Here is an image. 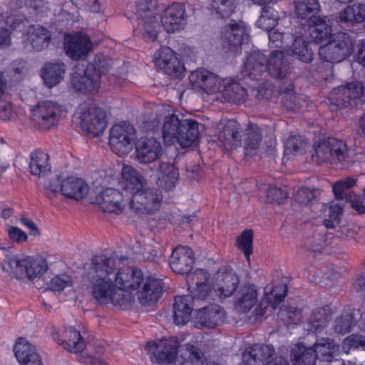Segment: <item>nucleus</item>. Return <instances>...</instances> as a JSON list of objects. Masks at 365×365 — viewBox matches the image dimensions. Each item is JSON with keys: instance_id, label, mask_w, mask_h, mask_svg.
Masks as SVG:
<instances>
[{"instance_id": "nucleus-1", "label": "nucleus", "mask_w": 365, "mask_h": 365, "mask_svg": "<svg viewBox=\"0 0 365 365\" xmlns=\"http://www.w3.org/2000/svg\"><path fill=\"white\" fill-rule=\"evenodd\" d=\"M300 25L302 28L292 46L284 51H272L268 60L259 51L251 53L244 63L241 72L242 78L258 80L265 71L273 78H283L288 69L286 57L289 56L304 63L311 62L313 52L309 45L312 42L322 43L327 39L330 34L331 25L327 17L301 19Z\"/></svg>"}, {"instance_id": "nucleus-2", "label": "nucleus", "mask_w": 365, "mask_h": 365, "mask_svg": "<svg viewBox=\"0 0 365 365\" xmlns=\"http://www.w3.org/2000/svg\"><path fill=\"white\" fill-rule=\"evenodd\" d=\"M115 270L113 257L103 255L94 257L88 272L91 294L98 304L123 307L133 302L131 294L143 282V274L132 267Z\"/></svg>"}, {"instance_id": "nucleus-3", "label": "nucleus", "mask_w": 365, "mask_h": 365, "mask_svg": "<svg viewBox=\"0 0 365 365\" xmlns=\"http://www.w3.org/2000/svg\"><path fill=\"white\" fill-rule=\"evenodd\" d=\"M121 188L129 198V209L138 214H153L161 207L163 196L157 188L147 187L145 178L130 165L121 169Z\"/></svg>"}, {"instance_id": "nucleus-4", "label": "nucleus", "mask_w": 365, "mask_h": 365, "mask_svg": "<svg viewBox=\"0 0 365 365\" xmlns=\"http://www.w3.org/2000/svg\"><path fill=\"white\" fill-rule=\"evenodd\" d=\"M209 279V273L202 269H197L188 275V289L194 299L210 300L215 297L228 298L237 291L240 284V277L232 269H218L213 277L212 285Z\"/></svg>"}, {"instance_id": "nucleus-5", "label": "nucleus", "mask_w": 365, "mask_h": 365, "mask_svg": "<svg viewBox=\"0 0 365 365\" xmlns=\"http://www.w3.org/2000/svg\"><path fill=\"white\" fill-rule=\"evenodd\" d=\"M147 348L152 362L160 364L203 365L205 356L200 350L190 344L179 347L174 338L149 341Z\"/></svg>"}, {"instance_id": "nucleus-6", "label": "nucleus", "mask_w": 365, "mask_h": 365, "mask_svg": "<svg viewBox=\"0 0 365 365\" xmlns=\"http://www.w3.org/2000/svg\"><path fill=\"white\" fill-rule=\"evenodd\" d=\"M265 289L263 300L259 302V289L253 284H245L242 286L234 298L235 309L242 314L249 312L253 308V314L256 320L260 319L267 312V303L272 309H275L284 299L286 295V287L284 285L274 287L269 292Z\"/></svg>"}, {"instance_id": "nucleus-7", "label": "nucleus", "mask_w": 365, "mask_h": 365, "mask_svg": "<svg viewBox=\"0 0 365 365\" xmlns=\"http://www.w3.org/2000/svg\"><path fill=\"white\" fill-rule=\"evenodd\" d=\"M4 272L17 279L30 280L40 279L48 269V264L40 255L30 256L25 254L7 255L1 263Z\"/></svg>"}, {"instance_id": "nucleus-8", "label": "nucleus", "mask_w": 365, "mask_h": 365, "mask_svg": "<svg viewBox=\"0 0 365 365\" xmlns=\"http://www.w3.org/2000/svg\"><path fill=\"white\" fill-rule=\"evenodd\" d=\"M199 124L194 120H180L174 114L165 118L162 137L166 145L178 143L182 148L192 146L199 136Z\"/></svg>"}, {"instance_id": "nucleus-9", "label": "nucleus", "mask_w": 365, "mask_h": 365, "mask_svg": "<svg viewBox=\"0 0 365 365\" xmlns=\"http://www.w3.org/2000/svg\"><path fill=\"white\" fill-rule=\"evenodd\" d=\"M158 12L155 5H148L147 1H141L136 6L130 4L126 6L125 16L130 21L136 19L134 32L140 35L147 41H155L160 25L157 18Z\"/></svg>"}, {"instance_id": "nucleus-10", "label": "nucleus", "mask_w": 365, "mask_h": 365, "mask_svg": "<svg viewBox=\"0 0 365 365\" xmlns=\"http://www.w3.org/2000/svg\"><path fill=\"white\" fill-rule=\"evenodd\" d=\"M331 33V30L330 31ZM327 41L319 48V55L324 61L330 63L326 71V75L323 78L328 81L333 75V63H339L352 53V39L346 33H340L334 35L329 34V37L322 41Z\"/></svg>"}, {"instance_id": "nucleus-11", "label": "nucleus", "mask_w": 365, "mask_h": 365, "mask_svg": "<svg viewBox=\"0 0 365 365\" xmlns=\"http://www.w3.org/2000/svg\"><path fill=\"white\" fill-rule=\"evenodd\" d=\"M75 118L79 120L81 129L93 138L101 135L108 124L107 113L99 107L90 106L86 103L79 106Z\"/></svg>"}, {"instance_id": "nucleus-12", "label": "nucleus", "mask_w": 365, "mask_h": 365, "mask_svg": "<svg viewBox=\"0 0 365 365\" xmlns=\"http://www.w3.org/2000/svg\"><path fill=\"white\" fill-rule=\"evenodd\" d=\"M53 339L70 352L79 353L78 360L82 363L91 365H108L100 355H91L84 351L86 344L79 331L73 327L63 331L60 336L58 333L53 336Z\"/></svg>"}, {"instance_id": "nucleus-13", "label": "nucleus", "mask_w": 365, "mask_h": 365, "mask_svg": "<svg viewBox=\"0 0 365 365\" xmlns=\"http://www.w3.org/2000/svg\"><path fill=\"white\" fill-rule=\"evenodd\" d=\"M316 158L320 163H349L353 161L354 151L341 140L329 138L315 148Z\"/></svg>"}, {"instance_id": "nucleus-14", "label": "nucleus", "mask_w": 365, "mask_h": 365, "mask_svg": "<svg viewBox=\"0 0 365 365\" xmlns=\"http://www.w3.org/2000/svg\"><path fill=\"white\" fill-rule=\"evenodd\" d=\"M135 128L128 122L113 125L109 133L108 145L111 150L118 155L130 153L135 145Z\"/></svg>"}, {"instance_id": "nucleus-15", "label": "nucleus", "mask_w": 365, "mask_h": 365, "mask_svg": "<svg viewBox=\"0 0 365 365\" xmlns=\"http://www.w3.org/2000/svg\"><path fill=\"white\" fill-rule=\"evenodd\" d=\"M250 26L244 21H232L222 29L221 46L225 53L237 55L250 36Z\"/></svg>"}, {"instance_id": "nucleus-16", "label": "nucleus", "mask_w": 365, "mask_h": 365, "mask_svg": "<svg viewBox=\"0 0 365 365\" xmlns=\"http://www.w3.org/2000/svg\"><path fill=\"white\" fill-rule=\"evenodd\" d=\"M46 189L54 194L60 192L66 197L77 200L86 197L89 191L87 183L75 176H56L50 180Z\"/></svg>"}, {"instance_id": "nucleus-17", "label": "nucleus", "mask_w": 365, "mask_h": 365, "mask_svg": "<svg viewBox=\"0 0 365 365\" xmlns=\"http://www.w3.org/2000/svg\"><path fill=\"white\" fill-rule=\"evenodd\" d=\"M63 109L56 102L43 101L31 110V120L41 130H48L56 126Z\"/></svg>"}, {"instance_id": "nucleus-18", "label": "nucleus", "mask_w": 365, "mask_h": 365, "mask_svg": "<svg viewBox=\"0 0 365 365\" xmlns=\"http://www.w3.org/2000/svg\"><path fill=\"white\" fill-rule=\"evenodd\" d=\"M274 353L272 345L254 344L243 353L242 361L245 365H289L287 360L282 356L269 360Z\"/></svg>"}, {"instance_id": "nucleus-19", "label": "nucleus", "mask_w": 365, "mask_h": 365, "mask_svg": "<svg viewBox=\"0 0 365 365\" xmlns=\"http://www.w3.org/2000/svg\"><path fill=\"white\" fill-rule=\"evenodd\" d=\"M64 49L73 60L84 59L93 49L90 38L82 32H73L64 36Z\"/></svg>"}, {"instance_id": "nucleus-20", "label": "nucleus", "mask_w": 365, "mask_h": 365, "mask_svg": "<svg viewBox=\"0 0 365 365\" xmlns=\"http://www.w3.org/2000/svg\"><path fill=\"white\" fill-rule=\"evenodd\" d=\"M222 78L213 72L199 68L192 71L189 76V81L192 89L198 92H205L208 95L218 93Z\"/></svg>"}, {"instance_id": "nucleus-21", "label": "nucleus", "mask_w": 365, "mask_h": 365, "mask_svg": "<svg viewBox=\"0 0 365 365\" xmlns=\"http://www.w3.org/2000/svg\"><path fill=\"white\" fill-rule=\"evenodd\" d=\"M96 203L102 211L108 213L120 214L129 207V198L125 199L118 190L108 187L99 193L96 198Z\"/></svg>"}, {"instance_id": "nucleus-22", "label": "nucleus", "mask_w": 365, "mask_h": 365, "mask_svg": "<svg viewBox=\"0 0 365 365\" xmlns=\"http://www.w3.org/2000/svg\"><path fill=\"white\" fill-rule=\"evenodd\" d=\"M153 61L159 69L170 76L180 77L185 71L184 66L176 53L168 46H161L156 51Z\"/></svg>"}, {"instance_id": "nucleus-23", "label": "nucleus", "mask_w": 365, "mask_h": 365, "mask_svg": "<svg viewBox=\"0 0 365 365\" xmlns=\"http://www.w3.org/2000/svg\"><path fill=\"white\" fill-rule=\"evenodd\" d=\"M83 73L76 71L71 78V83L75 89L85 94L91 93L98 90L101 78V72L89 64Z\"/></svg>"}, {"instance_id": "nucleus-24", "label": "nucleus", "mask_w": 365, "mask_h": 365, "mask_svg": "<svg viewBox=\"0 0 365 365\" xmlns=\"http://www.w3.org/2000/svg\"><path fill=\"white\" fill-rule=\"evenodd\" d=\"M23 20L27 22L26 27L21 32L25 49L38 51L47 47L51 39L48 31L41 26H29L28 21Z\"/></svg>"}, {"instance_id": "nucleus-25", "label": "nucleus", "mask_w": 365, "mask_h": 365, "mask_svg": "<svg viewBox=\"0 0 365 365\" xmlns=\"http://www.w3.org/2000/svg\"><path fill=\"white\" fill-rule=\"evenodd\" d=\"M160 21L168 33H174L183 29L187 24L185 6L179 3L170 5L162 14Z\"/></svg>"}, {"instance_id": "nucleus-26", "label": "nucleus", "mask_w": 365, "mask_h": 365, "mask_svg": "<svg viewBox=\"0 0 365 365\" xmlns=\"http://www.w3.org/2000/svg\"><path fill=\"white\" fill-rule=\"evenodd\" d=\"M225 319V310L219 305L212 304L197 310L192 322L198 329L214 328L222 324Z\"/></svg>"}, {"instance_id": "nucleus-27", "label": "nucleus", "mask_w": 365, "mask_h": 365, "mask_svg": "<svg viewBox=\"0 0 365 365\" xmlns=\"http://www.w3.org/2000/svg\"><path fill=\"white\" fill-rule=\"evenodd\" d=\"M193 264L194 255L190 247L178 246L173 250L170 257V267L176 274H187V281L188 275L195 272H190L192 269Z\"/></svg>"}, {"instance_id": "nucleus-28", "label": "nucleus", "mask_w": 365, "mask_h": 365, "mask_svg": "<svg viewBox=\"0 0 365 365\" xmlns=\"http://www.w3.org/2000/svg\"><path fill=\"white\" fill-rule=\"evenodd\" d=\"M135 149L137 160L143 164L155 162L163 153L160 143L153 138L140 139L135 145Z\"/></svg>"}, {"instance_id": "nucleus-29", "label": "nucleus", "mask_w": 365, "mask_h": 365, "mask_svg": "<svg viewBox=\"0 0 365 365\" xmlns=\"http://www.w3.org/2000/svg\"><path fill=\"white\" fill-rule=\"evenodd\" d=\"M247 96V91L239 83L225 78L222 80L216 99L221 102L240 104L245 101Z\"/></svg>"}, {"instance_id": "nucleus-30", "label": "nucleus", "mask_w": 365, "mask_h": 365, "mask_svg": "<svg viewBox=\"0 0 365 365\" xmlns=\"http://www.w3.org/2000/svg\"><path fill=\"white\" fill-rule=\"evenodd\" d=\"M240 125L233 119L228 120L219 133V140L227 150H232L242 145L241 136L239 133Z\"/></svg>"}, {"instance_id": "nucleus-31", "label": "nucleus", "mask_w": 365, "mask_h": 365, "mask_svg": "<svg viewBox=\"0 0 365 365\" xmlns=\"http://www.w3.org/2000/svg\"><path fill=\"white\" fill-rule=\"evenodd\" d=\"M4 21L10 29L0 27V48H4L10 46L11 35L12 32H21L26 27V21H24L21 16H3L0 9V23Z\"/></svg>"}, {"instance_id": "nucleus-32", "label": "nucleus", "mask_w": 365, "mask_h": 365, "mask_svg": "<svg viewBox=\"0 0 365 365\" xmlns=\"http://www.w3.org/2000/svg\"><path fill=\"white\" fill-rule=\"evenodd\" d=\"M142 290L139 292L138 299L140 302L144 305H151L155 303L162 292L161 282L151 277H144Z\"/></svg>"}, {"instance_id": "nucleus-33", "label": "nucleus", "mask_w": 365, "mask_h": 365, "mask_svg": "<svg viewBox=\"0 0 365 365\" xmlns=\"http://www.w3.org/2000/svg\"><path fill=\"white\" fill-rule=\"evenodd\" d=\"M194 299L197 300L192 295L191 297L189 296H177L175 297L173 312L175 324L184 325L190 321L193 309L192 301Z\"/></svg>"}, {"instance_id": "nucleus-34", "label": "nucleus", "mask_w": 365, "mask_h": 365, "mask_svg": "<svg viewBox=\"0 0 365 365\" xmlns=\"http://www.w3.org/2000/svg\"><path fill=\"white\" fill-rule=\"evenodd\" d=\"M365 312L361 313L359 310L351 311V309H345L335 320L334 329V331L340 334H345L351 330L353 326L359 325V322L361 319V315L364 314ZM363 331L360 327H359Z\"/></svg>"}, {"instance_id": "nucleus-35", "label": "nucleus", "mask_w": 365, "mask_h": 365, "mask_svg": "<svg viewBox=\"0 0 365 365\" xmlns=\"http://www.w3.org/2000/svg\"><path fill=\"white\" fill-rule=\"evenodd\" d=\"M66 72L65 65L59 62H48L43 67L41 76L44 83L48 88H53L60 83Z\"/></svg>"}, {"instance_id": "nucleus-36", "label": "nucleus", "mask_w": 365, "mask_h": 365, "mask_svg": "<svg viewBox=\"0 0 365 365\" xmlns=\"http://www.w3.org/2000/svg\"><path fill=\"white\" fill-rule=\"evenodd\" d=\"M339 19L346 26L365 21V4H354L346 6L339 13Z\"/></svg>"}, {"instance_id": "nucleus-37", "label": "nucleus", "mask_w": 365, "mask_h": 365, "mask_svg": "<svg viewBox=\"0 0 365 365\" xmlns=\"http://www.w3.org/2000/svg\"><path fill=\"white\" fill-rule=\"evenodd\" d=\"M157 184L166 190L175 186L178 180V170L173 164L162 163L158 170Z\"/></svg>"}, {"instance_id": "nucleus-38", "label": "nucleus", "mask_w": 365, "mask_h": 365, "mask_svg": "<svg viewBox=\"0 0 365 365\" xmlns=\"http://www.w3.org/2000/svg\"><path fill=\"white\" fill-rule=\"evenodd\" d=\"M331 314L329 307L319 308L314 311L307 321V330L314 333L322 332L327 327Z\"/></svg>"}, {"instance_id": "nucleus-39", "label": "nucleus", "mask_w": 365, "mask_h": 365, "mask_svg": "<svg viewBox=\"0 0 365 365\" xmlns=\"http://www.w3.org/2000/svg\"><path fill=\"white\" fill-rule=\"evenodd\" d=\"M317 358L324 361L330 362L339 352V345L332 339L322 338L317 339L313 349Z\"/></svg>"}, {"instance_id": "nucleus-40", "label": "nucleus", "mask_w": 365, "mask_h": 365, "mask_svg": "<svg viewBox=\"0 0 365 365\" xmlns=\"http://www.w3.org/2000/svg\"><path fill=\"white\" fill-rule=\"evenodd\" d=\"M31 173L41 177L48 173L51 170L48 155L41 150H36L31 154L29 164Z\"/></svg>"}, {"instance_id": "nucleus-41", "label": "nucleus", "mask_w": 365, "mask_h": 365, "mask_svg": "<svg viewBox=\"0 0 365 365\" xmlns=\"http://www.w3.org/2000/svg\"><path fill=\"white\" fill-rule=\"evenodd\" d=\"M317 356L313 348L298 344L292 351V360L294 365H314Z\"/></svg>"}, {"instance_id": "nucleus-42", "label": "nucleus", "mask_w": 365, "mask_h": 365, "mask_svg": "<svg viewBox=\"0 0 365 365\" xmlns=\"http://www.w3.org/2000/svg\"><path fill=\"white\" fill-rule=\"evenodd\" d=\"M319 11V4L317 0H299L296 3L295 11L299 19L320 18L316 16Z\"/></svg>"}, {"instance_id": "nucleus-43", "label": "nucleus", "mask_w": 365, "mask_h": 365, "mask_svg": "<svg viewBox=\"0 0 365 365\" xmlns=\"http://www.w3.org/2000/svg\"><path fill=\"white\" fill-rule=\"evenodd\" d=\"M279 19V14L274 9L265 6L262 9L255 25L264 31H270L277 24Z\"/></svg>"}, {"instance_id": "nucleus-44", "label": "nucleus", "mask_w": 365, "mask_h": 365, "mask_svg": "<svg viewBox=\"0 0 365 365\" xmlns=\"http://www.w3.org/2000/svg\"><path fill=\"white\" fill-rule=\"evenodd\" d=\"M324 213V225L327 229H331L339 223L342 207L338 203L324 205L322 207Z\"/></svg>"}, {"instance_id": "nucleus-45", "label": "nucleus", "mask_w": 365, "mask_h": 365, "mask_svg": "<svg viewBox=\"0 0 365 365\" xmlns=\"http://www.w3.org/2000/svg\"><path fill=\"white\" fill-rule=\"evenodd\" d=\"M253 230L247 229L236 238L235 244L237 249L243 252L248 262L253 252Z\"/></svg>"}, {"instance_id": "nucleus-46", "label": "nucleus", "mask_w": 365, "mask_h": 365, "mask_svg": "<svg viewBox=\"0 0 365 365\" xmlns=\"http://www.w3.org/2000/svg\"><path fill=\"white\" fill-rule=\"evenodd\" d=\"M14 351L21 365L25 362L26 359L37 352L35 346L25 338H19L18 339L15 344Z\"/></svg>"}, {"instance_id": "nucleus-47", "label": "nucleus", "mask_w": 365, "mask_h": 365, "mask_svg": "<svg viewBox=\"0 0 365 365\" xmlns=\"http://www.w3.org/2000/svg\"><path fill=\"white\" fill-rule=\"evenodd\" d=\"M262 140L261 129L257 125L250 124L246 130L245 138V150L247 153L255 150Z\"/></svg>"}, {"instance_id": "nucleus-48", "label": "nucleus", "mask_w": 365, "mask_h": 365, "mask_svg": "<svg viewBox=\"0 0 365 365\" xmlns=\"http://www.w3.org/2000/svg\"><path fill=\"white\" fill-rule=\"evenodd\" d=\"M356 184V179L351 177L337 181L333 185V191L337 199L348 200L352 196L350 189Z\"/></svg>"}, {"instance_id": "nucleus-49", "label": "nucleus", "mask_w": 365, "mask_h": 365, "mask_svg": "<svg viewBox=\"0 0 365 365\" xmlns=\"http://www.w3.org/2000/svg\"><path fill=\"white\" fill-rule=\"evenodd\" d=\"M285 150L287 153L297 154L305 150L308 143L300 135H291L284 142Z\"/></svg>"}, {"instance_id": "nucleus-50", "label": "nucleus", "mask_w": 365, "mask_h": 365, "mask_svg": "<svg viewBox=\"0 0 365 365\" xmlns=\"http://www.w3.org/2000/svg\"><path fill=\"white\" fill-rule=\"evenodd\" d=\"M73 279L71 276L63 274L53 277L48 284V287L53 292H61L66 289H73Z\"/></svg>"}, {"instance_id": "nucleus-51", "label": "nucleus", "mask_w": 365, "mask_h": 365, "mask_svg": "<svg viewBox=\"0 0 365 365\" xmlns=\"http://www.w3.org/2000/svg\"><path fill=\"white\" fill-rule=\"evenodd\" d=\"M212 6L217 14L222 17H228L235 11L237 0H213Z\"/></svg>"}, {"instance_id": "nucleus-52", "label": "nucleus", "mask_w": 365, "mask_h": 365, "mask_svg": "<svg viewBox=\"0 0 365 365\" xmlns=\"http://www.w3.org/2000/svg\"><path fill=\"white\" fill-rule=\"evenodd\" d=\"M341 346L346 354L351 349H361L365 351V336L351 334L343 341Z\"/></svg>"}, {"instance_id": "nucleus-53", "label": "nucleus", "mask_w": 365, "mask_h": 365, "mask_svg": "<svg viewBox=\"0 0 365 365\" xmlns=\"http://www.w3.org/2000/svg\"><path fill=\"white\" fill-rule=\"evenodd\" d=\"M279 316L287 322L288 326L297 324L301 320V312L295 307H281Z\"/></svg>"}, {"instance_id": "nucleus-54", "label": "nucleus", "mask_w": 365, "mask_h": 365, "mask_svg": "<svg viewBox=\"0 0 365 365\" xmlns=\"http://www.w3.org/2000/svg\"><path fill=\"white\" fill-rule=\"evenodd\" d=\"M287 193L275 186H269L267 190V197L269 201L282 203L287 197Z\"/></svg>"}, {"instance_id": "nucleus-55", "label": "nucleus", "mask_w": 365, "mask_h": 365, "mask_svg": "<svg viewBox=\"0 0 365 365\" xmlns=\"http://www.w3.org/2000/svg\"><path fill=\"white\" fill-rule=\"evenodd\" d=\"M314 191L307 187H301L298 190L295 200L300 205H307L314 198Z\"/></svg>"}, {"instance_id": "nucleus-56", "label": "nucleus", "mask_w": 365, "mask_h": 365, "mask_svg": "<svg viewBox=\"0 0 365 365\" xmlns=\"http://www.w3.org/2000/svg\"><path fill=\"white\" fill-rule=\"evenodd\" d=\"M354 61L365 66V40L359 41L352 46Z\"/></svg>"}, {"instance_id": "nucleus-57", "label": "nucleus", "mask_w": 365, "mask_h": 365, "mask_svg": "<svg viewBox=\"0 0 365 365\" xmlns=\"http://www.w3.org/2000/svg\"><path fill=\"white\" fill-rule=\"evenodd\" d=\"M7 232L9 239L17 243L24 242L28 239L26 233L17 227L9 226Z\"/></svg>"}, {"instance_id": "nucleus-58", "label": "nucleus", "mask_w": 365, "mask_h": 365, "mask_svg": "<svg viewBox=\"0 0 365 365\" xmlns=\"http://www.w3.org/2000/svg\"><path fill=\"white\" fill-rule=\"evenodd\" d=\"M284 38V34L277 31H270L269 34V45L271 47H281L282 46Z\"/></svg>"}, {"instance_id": "nucleus-59", "label": "nucleus", "mask_w": 365, "mask_h": 365, "mask_svg": "<svg viewBox=\"0 0 365 365\" xmlns=\"http://www.w3.org/2000/svg\"><path fill=\"white\" fill-rule=\"evenodd\" d=\"M25 4L30 7H33L37 12L39 17L43 16L45 12L43 9L46 8L45 0H26Z\"/></svg>"}, {"instance_id": "nucleus-60", "label": "nucleus", "mask_w": 365, "mask_h": 365, "mask_svg": "<svg viewBox=\"0 0 365 365\" xmlns=\"http://www.w3.org/2000/svg\"><path fill=\"white\" fill-rule=\"evenodd\" d=\"M353 288L359 294L365 296V273L356 277L353 283Z\"/></svg>"}, {"instance_id": "nucleus-61", "label": "nucleus", "mask_w": 365, "mask_h": 365, "mask_svg": "<svg viewBox=\"0 0 365 365\" xmlns=\"http://www.w3.org/2000/svg\"><path fill=\"white\" fill-rule=\"evenodd\" d=\"M20 221L24 226H25L26 228L29 230L31 235L34 236L40 235V231L38 228L32 220L26 217H21Z\"/></svg>"}, {"instance_id": "nucleus-62", "label": "nucleus", "mask_w": 365, "mask_h": 365, "mask_svg": "<svg viewBox=\"0 0 365 365\" xmlns=\"http://www.w3.org/2000/svg\"><path fill=\"white\" fill-rule=\"evenodd\" d=\"M350 202L351 206L358 212L359 213H365V206L363 202L360 198L355 197L353 198L352 196H350V198L348 200Z\"/></svg>"}, {"instance_id": "nucleus-63", "label": "nucleus", "mask_w": 365, "mask_h": 365, "mask_svg": "<svg viewBox=\"0 0 365 365\" xmlns=\"http://www.w3.org/2000/svg\"><path fill=\"white\" fill-rule=\"evenodd\" d=\"M21 365H43L41 356L36 352L26 359Z\"/></svg>"}, {"instance_id": "nucleus-64", "label": "nucleus", "mask_w": 365, "mask_h": 365, "mask_svg": "<svg viewBox=\"0 0 365 365\" xmlns=\"http://www.w3.org/2000/svg\"><path fill=\"white\" fill-rule=\"evenodd\" d=\"M356 132L359 135L365 138V113L359 119Z\"/></svg>"}]
</instances>
